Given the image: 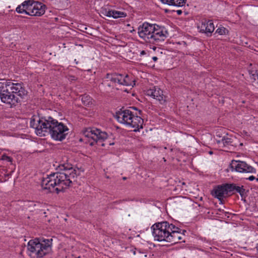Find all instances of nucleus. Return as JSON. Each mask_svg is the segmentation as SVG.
<instances>
[{"label": "nucleus", "mask_w": 258, "mask_h": 258, "mask_svg": "<svg viewBox=\"0 0 258 258\" xmlns=\"http://www.w3.org/2000/svg\"><path fill=\"white\" fill-rule=\"evenodd\" d=\"M58 167L60 172L47 175L41 182V186L49 192L59 193L71 185L78 175V170L68 162L60 164Z\"/></svg>", "instance_id": "nucleus-1"}, {"label": "nucleus", "mask_w": 258, "mask_h": 258, "mask_svg": "<svg viewBox=\"0 0 258 258\" xmlns=\"http://www.w3.org/2000/svg\"><path fill=\"white\" fill-rule=\"evenodd\" d=\"M138 33L141 39L152 44L163 41L168 36V32L164 27L146 22L138 27Z\"/></svg>", "instance_id": "nucleus-2"}, {"label": "nucleus", "mask_w": 258, "mask_h": 258, "mask_svg": "<svg viewBox=\"0 0 258 258\" xmlns=\"http://www.w3.org/2000/svg\"><path fill=\"white\" fill-rule=\"evenodd\" d=\"M52 239H44L41 241L38 239L30 240L27 249L31 256L41 258L49 253L51 250Z\"/></svg>", "instance_id": "nucleus-3"}, {"label": "nucleus", "mask_w": 258, "mask_h": 258, "mask_svg": "<svg viewBox=\"0 0 258 258\" xmlns=\"http://www.w3.org/2000/svg\"><path fill=\"white\" fill-rule=\"evenodd\" d=\"M107 138L108 134L106 132L96 127H88L83 131V137L79 141L90 146H93L96 144L104 146V144L102 142Z\"/></svg>", "instance_id": "nucleus-4"}, {"label": "nucleus", "mask_w": 258, "mask_h": 258, "mask_svg": "<svg viewBox=\"0 0 258 258\" xmlns=\"http://www.w3.org/2000/svg\"><path fill=\"white\" fill-rule=\"evenodd\" d=\"M55 120L51 117L46 118L33 116L30 119V125L35 128L38 136L43 137L46 136V134H49Z\"/></svg>", "instance_id": "nucleus-5"}, {"label": "nucleus", "mask_w": 258, "mask_h": 258, "mask_svg": "<svg viewBox=\"0 0 258 258\" xmlns=\"http://www.w3.org/2000/svg\"><path fill=\"white\" fill-rule=\"evenodd\" d=\"M104 79V84L111 88H116L117 85L132 87L135 85L134 79L128 75L107 74Z\"/></svg>", "instance_id": "nucleus-6"}, {"label": "nucleus", "mask_w": 258, "mask_h": 258, "mask_svg": "<svg viewBox=\"0 0 258 258\" xmlns=\"http://www.w3.org/2000/svg\"><path fill=\"white\" fill-rule=\"evenodd\" d=\"M171 227H173V224L167 221L153 224L151 227V229L155 240L167 242Z\"/></svg>", "instance_id": "nucleus-7"}, {"label": "nucleus", "mask_w": 258, "mask_h": 258, "mask_svg": "<svg viewBox=\"0 0 258 258\" xmlns=\"http://www.w3.org/2000/svg\"><path fill=\"white\" fill-rule=\"evenodd\" d=\"M68 131L69 128L67 125L55 120L49 134L53 140L61 141L66 138Z\"/></svg>", "instance_id": "nucleus-8"}, {"label": "nucleus", "mask_w": 258, "mask_h": 258, "mask_svg": "<svg viewBox=\"0 0 258 258\" xmlns=\"http://www.w3.org/2000/svg\"><path fill=\"white\" fill-rule=\"evenodd\" d=\"M0 98L3 102L11 105L15 104L18 101V98L12 93L9 85L5 82H0Z\"/></svg>", "instance_id": "nucleus-9"}, {"label": "nucleus", "mask_w": 258, "mask_h": 258, "mask_svg": "<svg viewBox=\"0 0 258 258\" xmlns=\"http://www.w3.org/2000/svg\"><path fill=\"white\" fill-rule=\"evenodd\" d=\"M230 168L232 171H236L240 173H254L256 170L251 166L247 164L245 162L240 160H232Z\"/></svg>", "instance_id": "nucleus-10"}, {"label": "nucleus", "mask_w": 258, "mask_h": 258, "mask_svg": "<svg viewBox=\"0 0 258 258\" xmlns=\"http://www.w3.org/2000/svg\"><path fill=\"white\" fill-rule=\"evenodd\" d=\"M6 84L9 85L10 90L12 93L15 94L17 97L19 96L23 98L27 95V92L21 83H14L10 81H5Z\"/></svg>", "instance_id": "nucleus-11"}, {"label": "nucleus", "mask_w": 258, "mask_h": 258, "mask_svg": "<svg viewBox=\"0 0 258 258\" xmlns=\"http://www.w3.org/2000/svg\"><path fill=\"white\" fill-rule=\"evenodd\" d=\"M133 112L129 109H120L116 112L115 117L117 121L126 126L133 116Z\"/></svg>", "instance_id": "nucleus-12"}, {"label": "nucleus", "mask_w": 258, "mask_h": 258, "mask_svg": "<svg viewBox=\"0 0 258 258\" xmlns=\"http://www.w3.org/2000/svg\"><path fill=\"white\" fill-rule=\"evenodd\" d=\"M146 94L158 100L161 104H164L166 102V97L163 95V91L158 87H153L147 90Z\"/></svg>", "instance_id": "nucleus-13"}, {"label": "nucleus", "mask_w": 258, "mask_h": 258, "mask_svg": "<svg viewBox=\"0 0 258 258\" xmlns=\"http://www.w3.org/2000/svg\"><path fill=\"white\" fill-rule=\"evenodd\" d=\"M170 235L168 237V242L171 244H175L180 242L182 240L184 236V233L181 232V230L175 227L173 224V227H171V230L170 232Z\"/></svg>", "instance_id": "nucleus-14"}, {"label": "nucleus", "mask_w": 258, "mask_h": 258, "mask_svg": "<svg viewBox=\"0 0 258 258\" xmlns=\"http://www.w3.org/2000/svg\"><path fill=\"white\" fill-rule=\"evenodd\" d=\"M46 6L43 4L33 1L31 11L28 13L31 16L40 17L44 14Z\"/></svg>", "instance_id": "nucleus-15"}, {"label": "nucleus", "mask_w": 258, "mask_h": 258, "mask_svg": "<svg viewBox=\"0 0 258 258\" xmlns=\"http://www.w3.org/2000/svg\"><path fill=\"white\" fill-rule=\"evenodd\" d=\"M229 184H225L221 185H218L214 190L213 195L217 198L220 201V203H222L223 199L228 194L229 191Z\"/></svg>", "instance_id": "nucleus-16"}, {"label": "nucleus", "mask_w": 258, "mask_h": 258, "mask_svg": "<svg viewBox=\"0 0 258 258\" xmlns=\"http://www.w3.org/2000/svg\"><path fill=\"white\" fill-rule=\"evenodd\" d=\"M143 119L141 117L135 115L133 113V116H132V118H131L126 127L132 128L134 132H137L140 128H143Z\"/></svg>", "instance_id": "nucleus-17"}, {"label": "nucleus", "mask_w": 258, "mask_h": 258, "mask_svg": "<svg viewBox=\"0 0 258 258\" xmlns=\"http://www.w3.org/2000/svg\"><path fill=\"white\" fill-rule=\"evenodd\" d=\"M200 32L206 33L208 36L211 35L215 29L214 24L211 20L202 21L198 26Z\"/></svg>", "instance_id": "nucleus-18"}, {"label": "nucleus", "mask_w": 258, "mask_h": 258, "mask_svg": "<svg viewBox=\"0 0 258 258\" xmlns=\"http://www.w3.org/2000/svg\"><path fill=\"white\" fill-rule=\"evenodd\" d=\"M33 1V0L25 1L16 8V11L19 14L24 13L29 15L28 13H30V11H31Z\"/></svg>", "instance_id": "nucleus-19"}, {"label": "nucleus", "mask_w": 258, "mask_h": 258, "mask_svg": "<svg viewBox=\"0 0 258 258\" xmlns=\"http://www.w3.org/2000/svg\"><path fill=\"white\" fill-rule=\"evenodd\" d=\"M163 4L175 7H182L186 0H160Z\"/></svg>", "instance_id": "nucleus-20"}, {"label": "nucleus", "mask_w": 258, "mask_h": 258, "mask_svg": "<svg viewBox=\"0 0 258 258\" xmlns=\"http://www.w3.org/2000/svg\"><path fill=\"white\" fill-rule=\"evenodd\" d=\"M229 192L235 190L239 193L241 197H243L245 192V189L243 188V186H237L235 184H229L228 187Z\"/></svg>", "instance_id": "nucleus-21"}, {"label": "nucleus", "mask_w": 258, "mask_h": 258, "mask_svg": "<svg viewBox=\"0 0 258 258\" xmlns=\"http://www.w3.org/2000/svg\"><path fill=\"white\" fill-rule=\"evenodd\" d=\"M249 74L250 79L253 80V83L255 85L258 86V71L253 70H249Z\"/></svg>", "instance_id": "nucleus-22"}, {"label": "nucleus", "mask_w": 258, "mask_h": 258, "mask_svg": "<svg viewBox=\"0 0 258 258\" xmlns=\"http://www.w3.org/2000/svg\"><path fill=\"white\" fill-rule=\"evenodd\" d=\"M126 13L124 12H121L113 10L112 17L114 19L125 18L126 16Z\"/></svg>", "instance_id": "nucleus-23"}, {"label": "nucleus", "mask_w": 258, "mask_h": 258, "mask_svg": "<svg viewBox=\"0 0 258 258\" xmlns=\"http://www.w3.org/2000/svg\"><path fill=\"white\" fill-rule=\"evenodd\" d=\"M219 143H222L224 146H227L231 145L232 139L227 136H224Z\"/></svg>", "instance_id": "nucleus-24"}, {"label": "nucleus", "mask_w": 258, "mask_h": 258, "mask_svg": "<svg viewBox=\"0 0 258 258\" xmlns=\"http://www.w3.org/2000/svg\"><path fill=\"white\" fill-rule=\"evenodd\" d=\"M82 101L86 106H89L92 104L91 98L89 95H84L82 97Z\"/></svg>", "instance_id": "nucleus-25"}, {"label": "nucleus", "mask_w": 258, "mask_h": 258, "mask_svg": "<svg viewBox=\"0 0 258 258\" xmlns=\"http://www.w3.org/2000/svg\"><path fill=\"white\" fill-rule=\"evenodd\" d=\"M216 32L220 35L227 34L229 32L228 30L224 27L218 28Z\"/></svg>", "instance_id": "nucleus-26"}, {"label": "nucleus", "mask_w": 258, "mask_h": 258, "mask_svg": "<svg viewBox=\"0 0 258 258\" xmlns=\"http://www.w3.org/2000/svg\"><path fill=\"white\" fill-rule=\"evenodd\" d=\"M1 160L6 161L7 162H10L11 164H12L13 158L10 156H7L6 154H3L1 158Z\"/></svg>", "instance_id": "nucleus-27"}, {"label": "nucleus", "mask_w": 258, "mask_h": 258, "mask_svg": "<svg viewBox=\"0 0 258 258\" xmlns=\"http://www.w3.org/2000/svg\"><path fill=\"white\" fill-rule=\"evenodd\" d=\"M112 11L113 10H110L108 11H105L104 14L105 16L108 17H112Z\"/></svg>", "instance_id": "nucleus-28"}, {"label": "nucleus", "mask_w": 258, "mask_h": 258, "mask_svg": "<svg viewBox=\"0 0 258 258\" xmlns=\"http://www.w3.org/2000/svg\"><path fill=\"white\" fill-rule=\"evenodd\" d=\"M246 179L250 181H252L255 179V177L253 175H250L248 177L246 178Z\"/></svg>", "instance_id": "nucleus-29"}, {"label": "nucleus", "mask_w": 258, "mask_h": 258, "mask_svg": "<svg viewBox=\"0 0 258 258\" xmlns=\"http://www.w3.org/2000/svg\"><path fill=\"white\" fill-rule=\"evenodd\" d=\"M147 54V52H146V51H145V50H142V51H140V56H143V55H145V54Z\"/></svg>", "instance_id": "nucleus-30"}, {"label": "nucleus", "mask_w": 258, "mask_h": 258, "mask_svg": "<svg viewBox=\"0 0 258 258\" xmlns=\"http://www.w3.org/2000/svg\"><path fill=\"white\" fill-rule=\"evenodd\" d=\"M69 79L70 80H71V81L75 80H76V77L75 76H69Z\"/></svg>", "instance_id": "nucleus-31"}, {"label": "nucleus", "mask_w": 258, "mask_h": 258, "mask_svg": "<svg viewBox=\"0 0 258 258\" xmlns=\"http://www.w3.org/2000/svg\"><path fill=\"white\" fill-rule=\"evenodd\" d=\"M152 59L154 61H156L157 60H158V57H156V56H153L152 57Z\"/></svg>", "instance_id": "nucleus-32"}, {"label": "nucleus", "mask_w": 258, "mask_h": 258, "mask_svg": "<svg viewBox=\"0 0 258 258\" xmlns=\"http://www.w3.org/2000/svg\"><path fill=\"white\" fill-rule=\"evenodd\" d=\"M177 13L178 14H181L182 13V11H181V10H178L177 11Z\"/></svg>", "instance_id": "nucleus-33"}, {"label": "nucleus", "mask_w": 258, "mask_h": 258, "mask_svg": "<svg viewBox=\"0 0 258 258\" xmlns=\"http://www.w3.org/2000/svg\"><path fill=\"white\" fill-rule=\"evenodd\" d=\"M256 251L258 252V244H257L256 246Z\"/></svg>", "instance_id": "nucleus-34"}, {"label": "nucleus", "mask_w": 258, "mask_h": 258, "mask_svg": "<svg viewBox=\"0 0 258 258\" xmlns=\"http://www.w3.org/2000/svg\"><path fill=\"white\" fill-rule=\"evenodd\" d=\"M75 61L76 62V64H78V61L76 60V59H75Z\"/></svg>", "instance_id": "nucleus-35"}, {"label": "nucleus", "mask_w": 258, "mask_h": 258, "mask_svg": "<svg viewBox=\"0 0 258 258\" xmlns=\"http://www.w3.org/2000/svg\"><path fill=\"white\" fill-rule=\"evenodd\" d=\"M255 180H256V181H257V182H258V178H256V177H255Z\"/></svg>", "instance_id": "nucleus-36"}, {"label": "nucleus", "mask_w": 258, "mask_h": 258, "mask_svg": "<svg viewBox=\"0 0 258 258\" xmlns=\"http://www.w3.org/2000/svg\"><path fill=\"white\" fill-rule=\"evenodd\" d=\"M134 254H136V251H134V252H133Z\"/></svg>", "instance_id": "nucleus-37"}, {"label": "nucleus", "mask_w": 258, "mask_h": 258, "mask_svg": "<svg viewBox=\"0 0 258 258\" xmlns=\"http://www.w3.org/2000/svg\"><path fill=\"white\" fill-rule=\"evenodd\" d=\"M123 179H126V178L125 177H123Z\"/></svg>", "instance_id": "nucleus-38"}]
</instances>
